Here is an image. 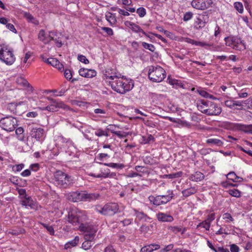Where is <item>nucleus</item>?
<instances>
[{
	"label": "nucleus",
	"mask_w": 252,
	"mask_h": 252,
	"mask_svg": "<svg viewBox=\"0 0 252 252\" xmlns=\"http://www.w3.org/2000/svg\"><path fill=\"white\" fill-rule=\"evenodd\" d=\"M88 219L85 211L76 208H72L68 214V221L80 231L84 232V237L91 238L95 236L97 230L93 225L85 222Z\"/></svg>",
	"instance_id": "1"
},
{
	"label": "nucleus",
	"mask_w": 252,
	"mask_h": 252,
	"mask_svg": "<svg viewBox=\"0 0 252 252\" xmlns=\"http://www.w3.org/2000/svg\"><path fill=\"white\" fill-rule=\"evenodd\" d=\"M109 85L114 91L121 94L129 91L134 87L132 81L124 78V76H120L114 81H109Z\"/></svg>",
	"instance_id": "2"
},
{
	"label": "nucleus",
	"mask_w": 252,
	"mask_h": 252,
	"mask_svg": "<svg viewBox=\"0 0 252 252\" xmlns=\"http://www.w3.org/2000/svg\"><path fill=\"white\" fill-rule=\"evenodd\" d=\"M197 107L198 110L207 115H219L221 112V108L218 104L210 101L199 100Z\"/></svg>",
	"instance_id": "3"
},
{
	"label": "nucleus",
	"mask_w": 252,
	"mask_h": 252,
	"mask_svg": "<svg viewBox=\"0 0 252 252\" xmlns=\"http://www.w3.org/2000/svg\"><path fill=\"white\" fill-rule=\"evenodd\" d=\"M55 184L60 188H69L74 183L73 177L61 170L57 171L54 174Z\"/></svg>",
	"instance_id": "4"
},
{
	"label": "nucleus",
	"mask_w": 252,
	"mask_h": 252,
	"mask_svg": "<svg viewBox=\"0 0 252 252\" xmlns=\"http://www.w3.org/2000/svg\"><path fill=\"white\" fill-rule=\"evenodd\" d=\"M166 75L165 70L159 65H151L149 67L148 77L153 82H161Z\"/></svg>",
	"instance_id": "5"
},
{
	"label": "nucleus",
	"mask_w": 252,
	"mask_h": 252,
	"mask_svg": "<svg viewBox=\"0 0 252 252\" xmlns=\"http://www.w3.org/2000/svg\"><path fill=\"white\" fill-rule=\"evenodd\" d=\"M94 210L98 213L108 216H112L117 213L119 210V206L116 203H108L103 206L97 205L95 206Z\"/></svg>",
	"instance_id": "6"
},
{
	"label": "nucleus",
	"mask_w": 252,
	"mask_h": 252,
	"mask_svg": "<svg viewBox=\"0 0 252 252\" xmlns=\"http://www.w3.org/2000/svg\"><path fill=\"white\" fill-rule=\"evenodd\" d=\"M29 136L27 139L29 141L31 140L32 144L35 142L42 143L45 137L46 132L45 130L40 127L32 126L30 127Z\"/></svg>",
	"instance_id": "7"
},
{
	"label": "nucleus",
	"mask_w": 252,
	"mask_h": 252,
	"mask_svg": "<svg viewBox=\"0 0 252 252\" xmlns=\"http://www.w3.org/2000/svg\"><path fill=\"white\" fill-rule=\"evenodd\" d=\"M16 58L12 49L0 44V60L8 65H12Z\"/></svg>",
	"instance_id": "8"
},
{
	"label": "nucleus",
	"mask_w": 252,
	"mask_h": 252,
	"mask_svg": "<svg viewBox=\"0 0 252 252\" xmlns=\"http://www.w3.org/2000/svg\"><path fill=\"white\" fill-rule=\"evenodd\" d=\"M166 193V195H157L156 196L150 195L148 198L150 203L155 206L164 205L171 200L174 196L172 190H168Z\"/></svg>",
	"instance_id": "9"
},
{
	"label": "nucleus",
	"mask_w": 252,
	"mask_h": 252,
	"mask_svg": "<svg viewBox=\"0 0 252 252\" xmlns=\"http://www.w3.org/2000/svg\"><path fill=\"white\" fill-rule=\"evenodd\" d=\"M17 126V120L13 117L6 116L0 120V127L5 131H13Z\"/></svg>",
	"instance_id": "10"
},
{
	"label": "nucleus",
	"mask_w": 252,
	"mask_h": 252,
	"mask_svg": "<svg viewBox=\"0 0 252 252\" xmlns=\"http://www.w3.org/2000/svg\"><path fill=\"white\" fill-rule=\"evenodd\" d=\"M226 46L236 50L242 51L246 49V45L244 41L237 36H228L224 38Z\"/></svg>",
	"instance_id": "11"
},
{
	"label": "nucleus",
	"mask_w": 252,
	"mask_h": 252,
	"mask_svg": "<svg viewBox=\"0 0 252 252\" xmlns=\"http://www.w3.org/2000/svg\"><path fill=\"white\" fill-rule=\"evenodd\" d=\"M48 100H51L52 103L46 107L42 108V110H47L49 112H55L58 110V109L62 108L64 110H71L69 106L64 103L63 101L54 100L51 98H48Z\"/></svg>",
	"instance_id": "12"
},
{
	"label": "nucleus",
	"mask_w": 252,
	"mask_h": 252,
	"mask_svg": "<svg viewBox=\"0 0 252 252\" xmlns=\"http://www.w3.org/2000/svg\"><path fill=\"white\" fill-rule=\"evenodd\" d=\"M55 142V146L58 149V152L54 154V155L56 156L60 153V151L69 147L72 143V141L70 139L66 138L62 135L57 136Z\"/></svg>",
	"instance_id": "13"
},
{
	"label": "nucleus",
	"mask_w": 252,
	"mask_h": 252,
	"mask_svg": "<svg viewBox=\"0 0 252 252\" xmlns=\"http://www.w3.org/2000/svg\"><path fill=\"white\" fill-rule=\"evenodd\" d=\"M213 3V0H192L191 5L197 10H204L212 7Z\"/></svg>",
	"instance_id": "14"
},
{
	"label": "nucleus",
	"mask_w": 252,
	"mask_h": 252,
	"mask_svg": "<svg viewBox=\"0 0 252 252\" xmlns=\"http://www.w3.org/2000/svg\"><path fill=\"white\" fill-rule=\"evenodd\" d=\"M206 143L210 146L222 147L224 139L221 136L209 135L206 137Z\"/></svg>",
	"instance_id": "15"
},
{
	"label": "nucleus",
	"mask_w": 252,
	"mask_h": 252,
	"mask_svg": "<svg viewBox=\"0 0 252 252\" xmlns=\"http://www.w3.org/2000/svg\"><path fill=\"white\" fill-rule=\"evenodd\" d=\"M121 74L119 73L115 68L112 67L107 68L105 70L103 74V79L109 83V81H114Z\"/></svg>",
	"instance_id": "16"
},
{
	"label": "nucleus",
	"mask_w": 252,
	"mask_h": 252,
	"mask_svg": "<svg viewBox=\"0 0 252 252\" xmlns=\"http://www.w3.org/2000/svg\"><path fill=\"white\" fill-rule=\"evenodd\" d=\"M244 101L236 100L231 97H228L224 101L225 106L232 109H241L243 107Z\"/></svg>",
	"instance_id": "17"
},
{
	"label": "nucleus",
	"mask_w": 252,
	"mask_h": 252,
	"mask_svg": "<svg viewBox=\"0 0 252 252\" xmlns=\"http://www.w3.org/2000/svg\"><path fill=\"white\" fill-rule=\"evenodd\" d=\"M229 125L234 130H240L246 133H252V125H244L239 123H229Z\"/></svg>",
	"instance_id": "18"
},
{
	"label": "nucleus",
	"mask_w": 252,
	"mask_h": 252,
	"mask_svg": "<svg viewBox=\"0 0 252 252\" xmlns=\"http://www.w3.org/2000/svg\"><path fill=\"white\" fill-rule=\"evenodd\" d=\"M21 204L26 207H29L31 209L35 211H37L41 208L38 203L36 200H33L31 196L25 197V199L22 201Z\"/></svg>",
	"instance_id": "19"
},
{
	"label": "nucleus",
	"mask_w": 252,
	"mask_h": 252,
	"mask_svg": "<svg viewBox=\"0 0 252 252\" xmlns=\"http://www.w3.org/2000/svg\"><path fill=\"white\" fill-rule=\"evenodd\" d=\"M54 32H51L49 33H47L44 30H41L38 33V38L44 43L47 44L50 41L54 40Z\"/></svg>",
	"instance_id": "20"
},
{
	"label": "nucleus",
	"mask_w": 252,
	"mask_h": 252,
	"mask_svg": "<svg viewBox=\"0 0 252 252\" xmlns=\"http://www.w3.org/2000/svg\"><path fill=\"white\" fill-rule=\"evenodd\" d=\"M157 220L162 222H171L174 220V218L169 214L158 212L156 214Z\"/></svg>",
	"instance_id": "21"
},
{
	"label": "nucleus",
	"mask_w": 252,
	"mask_h": 252,
	"mask_svg": "<svg viewBox=\"0 0 252 252\" xmlns=\"http://www.w3.org/2000/svg\"><path fill=\"white\" fill-rule=\"evenodd\" d=\"M67 198L69 201L73 202L81 201H82V191H71L67 194Z\"/></svg>",
	"instance_id": "22"
},
{
	"label": "nucleus",
	"mask_w": 252,
	"mask_h": 252,
	"mask_svg": "<svg viewBox=\"0 0 252 252\" xmlns=\"http://www.w3.org/2000/svg\"><path fill=\"white\" fill-rule=\"evenodd\" d=\"M79 75L86 78H92L96 76V72L91 69L82 68L79 70Z\"/></svg>",
	"instance_id": "23"
},
{
	"label": "nucleus",
	"mask_w": 252,
	"mask_h": 252,
	"mask_svg": "<svg viewBox=\"0 0 252 252\" xmlns=\"http://www.w3.org/2000/svg\"><path fill=\"white\" fill-rule=\"evenodd\" d=\"M82 201H93L98 199L99 194L96 193H88L86 191H82Z\"/></svg>",
	"instance_id": "24"
},
{
	"label": "nucleus",
	"mask_w": 252,
	"mask_h": 252,
	"mask_svg": "<svg viewBox=\"0 0 252 252\" xmlns=\"http://www.w3.org/2000/svg\"><path fill=\"white\" fill-rule=\"evenodd\" d=\"M125 25L126 27L129 28L135 32H141L143 34H145V32L140 28V27L134 23L129 21H126L125 22Z\"/></svg>",
	"instance_id": "25"
},
{
	"label": "nucleus",
	"mask_w": 252,
	"mask_h": 252,
	"mask_svg": "<svg viewBox=\"0 0 252 252\" xmlns=\"http://www.w3.org/2000/svg\"><path fill=\"white\" fill-rule=\"evenodd\" d=\"M84 237L85 241L82 244V248L84 250H90L94 245L93 241L94 237H93V238H91L89 237Z\"/></svg>",
	"instance_id": "26"
},
{
	"label": "nucleus",
	"mask_w": 252,
	"mask_h": 252,
	"mask_svg": "<svg viewBox=\"0 0 252 252\" xmlns=\"http://www.w3.org/2000/svg\"><path fill=\"white\" fill-rule=\"evenodd\" d=\"M48 64H50L53 66L57 68L58 70L61 71H63L64 70V67L63 64L60 62V61L56 58H49V62Z\"/></svg>",
	"instance_id": "27"
},
{
	"label": "nucleus",
	"mask_w": 252,
	"mask_h": 252,
	"mask_svg": "<svg viewBox=\"0 0 252 252\" xmlns=\"http://www.w3.org/2000/svg\"><path fill=\"white\" fill-rule=\"evenodd\" d=\"M100 173L98 174H94L93 173H87V175L89 176L94 177V178H107V177H105V174H109L110 169L108 168L106 169H101L100 170Z\"/></svg>",
	"instance_id": "28"
},
{
	"label": "nucleus",
	"mask_w": 252,
	"mask_h": 252,
	"mask_svg": "<svg viewBox=\"0 0 252 252\" xmlns=\"http://www.w3.org/2000/svg\"><path fill=\"white\" fill-rule=\"evenodd\" d=\"M204 175L199 171H196L194 173L190 175L189 177V179L194 182H199L204 179Z\"/></svg>",
	"instance_id": "29"
},
{
	"label": "nucleus",
	"mask_w": 252,
	"mask_h": 252,
	"mask_svg": "<svg viewBox=\"0 0 252 252\" xmlns=\"http://www.w3.org/2000/svg\"><path fill=\"white\" fill-rule=\"evenodd\" d=\"M105 18L111 26H113L117 22L115 14L114 13L107 12L105 14Z\"/></svg>",
	"instance_id": "30"
},
{
	"label": "nucleus",
	"mask_w": 252,
	"mask_h": 252,
	"mask_svg": "<svg viewBox=\"0 0 252 252\" xmlns=\"http://www.w3.org/2000/svg\"><path fill=\"white\" fill-rule=\"evenodd\" d=\"M79 242V237L76 236L74 238L66 243L64 245V249L68 250L71 248L76 246Z\"/></svg>",
	"instance_id": "31"
},
{
	"label": "nucleus",
	"mask_w": 252,
	"mask_h": 252,
	"mask_svg": "<svg viewBox=\"0 0 252 252\" xmlns=\"http://www.w3.org/2000/svg\"><path fill=\"white\" fill-rule=\"evenodd\" d=\"M197 191V189L195 187H191L189 188L185 189L182 191L183 196L185 197H188L191 195L195 194Z\"/></svg>",
	"instance_id": "32"
},
{
	"label": "nucleus",
	"mask_w": 252,
	"mask_h": 252,
	"mask_svg": "<svg viewBox=\"0 0 252 252\" xmlns=\"http://www.w3.org/2000/svg\"><path fill=\"white\" fill-rule=\"evenodd\" d=\"M206 23L199 16L197 17L194 22V28L196 30H199L205 27Z\"/></svg>",
	"instance_id": "33"
},
{
	"label": "nucleus",
	"mask_w": 252,
	"mask_h": 252,
	"mask_svg": "<svg viewBox=\"0 0 252 252\" xmlns=\"http://www.w3.org/2000/svg\"><path fill=\"white\" fill-rule=\"evenodd\" d=\"M15 134L17 138L20 141H25V135L24 133V130L22 127H19L15 130Z\"/></svg>",
	"instance_id": "34"
},
{
	"label": "nucleus",
	"mask_w": 252,
	"mask_h": 252,
	"mask_svg": "<svg viewBox=\"0 0 252 252\" xmlns=\"http://www.w3.org/2000/svg\"><path fill=\"white\" fill-rule=\"evenodd\" d=\"M183 172L182 171H179L176 173H173L169 174L163 175L162 178L163 179H175L181 177L183 176Z\"/></svg>",
	"instance_id": "35"
},
{
	"label": "nucleus",
	"mask_w": 252,
	"mask_h": 252,
	"mask_svg": "<svg viewBox=\"0 0 252 252\" xmlns=\"http://www.w3.org/2000/svg\"><path fill=\"white\" fill-rule=\"evenodd\" d=\"M250 93V89L248 88H245L241 89L239 92H238V97L240 98H246L248 96Z\"/></svg>",
	"instance_id": "36"
},
{
	"label": "nucleus",
	"mask_w": 252,
	"mask_h": 252,
	"mask_svg": "<svg viewBox=\"0 0 252 252\" xmlns=\"http://www.w3.org/2000/svg\"><path fill=\"white\" fill-rule=\"evenodd\" d=\"M205 213L208 214L206 217L205 220L209 222L210 223L215 220L216 218V214L213 210H206Z\"/></svg>",
	"instance_id": "37"
},
{
	"label": "nucleus",
	"mask_w": 252,
	"mask_h": 252,
	"mask_svg": "<svg viewBox=\"0 0 252 252\" xmlns=\"http://www.w3.org/2000/svg\"><path fill=\"white\" fill-rule=\"evenodd\" d=\"M197 92L202 97L205 98H212L213 99H215L216 98L214 97V96L210 94H209L207 92H206L205 90L200 88L197 89Z\"/></svg>",
	"instance_id": "38"
},
{
	"label": "nucleus",
	"mask_w": 252,
	"mask_h": 252,
	"mask_svg": "<svg viewBox=\"0 0 252 252\" xmlns=\"http://www.w3.org/2000/svg\"><path fill=\"white\" fill-rule=\"evenodd\" d=\"M101 164H103L105 166H108L109 167L112 168H118V169H123L125 167L124 164L122 163H113V162H110V163H101Z\"/></svg>",
	"instance_id": "39"
},
{
	"label": "nucleus",
	"mask_w": 252,
	"mask_h": 252,
	"mask_svg": "<svg viewBox=\"0 0 252 252\" xmlns=\"http://www.w3.org/2000/svg\"><path fill=\"white\" fill-rule=\"evenodd\" d=\"M210 226H211V223L205 220H204L199 223L197 225L196 228H203L206 230H209Z\"/></svg>",
	"instance_id": "40"
},
{
	"label": "nucleus",
	"mask_w": 252,
	"mask_h": 252,
	"mask_svg": "<svg viewBox=\"0 0 252 252\" xmlns=\"http://www.w3.org/2000/svg\"><path fill=\"white\" fill-rule=\"evenodd\" d=\"M222 218L226 223L233 222L234 220L232 216L229 213H225L222 215Z\"/></svg>",
	"instance_id": "41"
},
{
	"label": "nucleus",
	"mask_w": 252,
	"mask_h": 252,
	"mask_svg": "<svg viewBox=\"0 0 252 252\" xmlns=\"http://www.w3.org/2000/svg\"><path fill=\"white\" fill-rule=\"evenodd\" d=\"M24 17L29 22H32L34 24H37L38 22L33 17V16L29 12H25L24 14Z\"/></svg>",
	"instance_id": "42"
},
{
	"label": "nucleus",
	"mask_w": 252,
	"mask_h": 252,
	"mask_svg": "<svg viewBox=\"0 0 252 252\" xmlns=\"http://www.w3.org/2000/svg\"><path fill=\"white\" fill-rule=\"evenodd\" d=\"M94 134L98 137H102L103 136L107 137L108 136L107 131L101 128L96 129L94 132Z\"/></svg>",
	"instance_id": "43"
},
{
	"label": "nucleus",
	"mask_w": 252,
	"mask_h": 252,
	"mask_svg": "<svg viewBox=\"0 0 252 252\" xmlns=\"http://www.w3.org/2000/svg\"><path fill=\"white\" fill-rule=\"evenodd\" d=\"M168 230L170 232L177 234L178 233L180 232L181 231V226H169L167 227Z\"/></svg>",
	"instance_id": "44"
},
{
	"label": "nucleus",
	"mask_w": 252,
	"mask_h": 252,
	"mask_svg": "<svg viewBox=\"0 0 252 252\" xmlns=\"http://www.w3.org/2000/svg\"><path fill=\"white\" fill-rule=\"evenodd\" d=\"M143 162L146 164L153 165L155 163L154 158L150 156H147L143 158Z\"/></svg>",
	"instance_id": "45"
},
{
	"label": "nucleus",
	"mask_w": 252,
	"mask_h": 252,
	"mask_svg": "<svg viewBox=\"0 0 252 252\" xmlns=\"http://www.w3.org/2000/svg\"><path fill=\"white\" fill-rule=\"evenodd\" d=\"M10 167H11L13 172H17L21 171L25 167V164L24 163H21L19 164L11 165Z\"/></svg>",
	"instance_id": "46"
},
{
	"label": "nucleus",
	"mask_w": 252,
	"mask_h": 252,
	"mask_svg": "<svg viewBox=\"0 0 252 252\" xmlns=\"http://www.w3.org/2000/svg\"><path fill=\"white\" fill-rule=\"evenodd\" d=\"M234 8L236 9L237 11L239 12L240 13H242L244 11L243 5L241 2H235L234 3Z\"/></svg>",
	"instance_id": "47"
},
{
	"label": "nucleus",
	"mask_w": 252,
	"mask_h": 252,
	"mask_svg": "<svg viewBox=\"0 0 252 252\" xmlns=\"http://www.w3.org/2000/svg\"><path fill=\"white\" fill-rule=\"evenodd\" d=\"M141 44L144 48L149 50L152 52H154L156 49L154 45L152 44L147 43L145 42H142Z\"/></svg>",
	"instance_id": "48"
},
{
	"label": "nucleus",
	"mask_w": 252,
	"mask_h": 252,
	"mask_svg": "<svg viewBox=\"0 0 252 252\" xmlns=\"http://www.w3.org/2000/svg\"><path fill=\"white\" fill-rule=\"evenodd\" d=\"M9 180L13 185L21 186L19 185V184H20V181L22 180V179L19 178L18 177L14 176H11L10 177V178H9Z\"/></svg>",
	"instance_id": "49"
},
{
	"label": "nucleus",
	"mask_w": 252,
	"mask_h": 252,
	"mask_svg": "<svg viewBox=\"0 0 252 252\" xmlns=\"http://www.w3.org/2000/svg\"><path fill=\"white\" fill-rule=\"evenodd\" d=\"M26 233V230L24 228H19L18 230L12 229L9 231V233L13 235H18L21 234H24Z\"/></svg>",
	"instance_id": "50"
},
{
	"label": "nucleus",
	"mask_w": 252,
	"mask_h": 252,
	"mask_svg": "<svg viewBox=\"0 0 252 252\" xmlns=\"http://www.w3.org/2000/svg\"><path fill=\"white\" fill-rule=\"evenodd\" d=\"M142 138H143L142 143L144 144H148L151 141H154L155 140L154 136L151 134L148 135L147 137L143 136Z\"/></svg>",
	"instance_id": "51"
},
{
	"label": "nucleus",
	"mask_w": 252,
	"mask_h": 252,
	"mask_svg": "<svg viewBox=\"0 0 252 252\" xmlns=\"http://www.w3.org/2000/svg\"><path fill=\"white\" fill-rule=\"evenodd\" d=\"M229 194L235 197H240L241 196V192L236 189H231L228 190Z\"/></svg>",
	"instance_id": "52"
},
{
	"label": "nucleus",
	"mask_w": 252,
	"mask_h": 252,
	"mask_svg": "<svg viewBox=\"0 0 252 252\" xmlns=\"http://www.w3.org/2000/svg\"><path fill=\"white\" fill-rule=\"evenodd\" d=\"M111 131L112 133L120 138L125 137L127 135V133L126 132H122L120 131H117L115 130V129H111Z\"/></svg>",
	"instance_id": "53"
},
{
	"label": "nucleus",
	"mask_w": 252,
	"mask_h": 252,
	"mask_svg": "<svg viewBox=\"0 0 252 252\" xmlns=\"http://www.w3.org/2000/svg\"><path fill=\"white\" fill-rule=\"evenodd\" d=\"M19 106L18 104L15 103H11L8 104V108L10 110L11 112L13 113L17 114V107Z\"/></svg>",
	"instance_id": "54"
},
{
	"label": "nucleus",
	"mask_w": 252,
	"mask_h": 252,
	"mask_svg": "<svg viewBox=\"0 0 252 252\" xmlns=\"http://www.w3.org/2000/svg\"><path fill=\"white\" fill-rule=\"evenodd\" d=\"M134 169L139 174L140 173L144 174L147 172V169L145 166L137 165L135 166Z\"/></svg>",
	"instance_id": "55"
},
{
	"label": "nucleus",
	"mask_w": 252,
	"mask_h": 252,
	"mask_svg": "<svg viewBox=\"0 0 252 252\" xmlns=\"http://www.w3.org/2000/svg\"><path fill=\"white\" fill-rule=\"evenodd\" d=\"M228 180H231L234 182H236L238 180H237V176L234 172H229L226 176Z\"/></svg>",
	"instance_id": "56"
},
{
	"label": "nucleus",
	"mask_w": 252,
	"mask_h": 252,
	"mask_svg": "<svg viewBox=\"0 0 252 252\" xmlns=\"http://www.w3.org/2000/svg\"><path fill=\"white\" fill-rule=\"evenodd\" d=\"M134 212L135 215L139 220L144 219L147 217V215L145 213L142 212H139L136 209H134Z\"/></svg>",
	"instance_id": "57"
},
{
	"label": "nucleus",
	"mask_w": 252,
	"mask_h": 252,
	"mask_svg": "<svg viewBox=\"0 0 252 252\" xmlns=\"http://www.w3.org/2000/svg\"><path fill=\"white\" fill-rule=\"evenodd\" d=\"M136 13L140 17H143L146 14V10L145 8L140 7L137 9Z\"/></svg>",
	"instance_id": "58"
},
{
	"label": "nucleus",
	"mask_w": 252,
	"mask_h": 252,
	"mask_svg": "<svg viewBox=\"0 0 252 252\" xmlns=\"http://www.w3.org/2000/svg\"><path fill=\"white\" fill-rule=\"evenodd\" d=\"M164 34L167 36L169 37L170 39L172 40H178L177 37L172 32L168 31H164Z\"/></svg>",
	"instance_id": "59"
},
{
	"label": "nucleus",
	"mask_w": 252,
	"mask_h": 252,
	"mask_svg": "<svg viewBox=\"0 0 252 252\" xmlns=\"http://www.w3.org/2000/svg\"><path fill=\"white\" fill-rule=\"evenodd\" d=\"M181 39H182V40L180 39H179L178 41H185L187 43L191 44L192 45H195L196 41L192 39H191L189 37H181Z\"/></svg>",
	"instance_id": "60"
},
{
	"label": "nucleus",
	"mask_w": 252,
	"mask_h": 252,
	"mask_svg": "<svg viewBox=\"0 0 252 252\" xmlns=\"http://www.w3.org/2000/svg\"><path fill=\"white\" fill-rule=\"evenodd\" d=\"M63 71H64V76L65 78L67 80H70L72 77V74L71 70L68 69H65Z\"/></svg>",
	"instance_id": "61"
},
{
	"label": "nucleus",
	"mask_w": 252,
	"mask_h": 252,
	"mask_svg": "<svg viewBox=\"0 0 252 252\" xmlns=\"http://www.w3.org/2000/svg\"><path fill=\"white\" fill-rule=\"evenodd\" d=\"M193 17V13L191 12H187L184 14L183 20L184 21L190 20Z\"/></svg>",
	"instance_id": "62"
},
{
	"label": "nucleus",
	"mask_w": 252,
	"mask_h": 252,
	"mask_svg": "<svg viewBox=\"0 0 252 252\" xmlns=\"http://www.w3.org/2000/svg\"><path fill=\"white\" fill-rule=\"evenodd\" d=\"M77 59L80 62L84 63L85 64H88L89 63V60H88L86 58V57L83 55H79L78 56Z\"/></svg>",
	"instance_id": "63"
},
{
	"label": "nucleus",
	"mask_w": 252,
	"mask_h": 252,
	"mask_svg": "<svg viewBox=\"0 0 252 252\" xmlns=\"http://www.w3.org/2000/svg\"><path fill=\"white\" fill-rule=\"evenodd\" d=\"M103 252H116V251L112 245H108L105 248Z\"/></svg>",
	"instance_id": "64"
}]
</instances>
